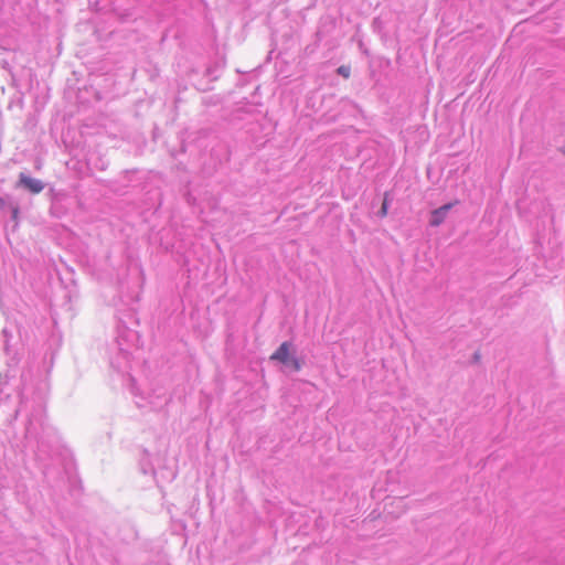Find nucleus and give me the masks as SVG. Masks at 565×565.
Instances as JSON below:
<instances>
[{"mask_svg": "<svg viewBox=\"0 0 565 565\" xmlns=\"http://www.w3.org/2000/svg\"><path fill=\"white\" fill-rule=\"evenodd\" d=\"M271 361H279L285 365H290L295 371L301 369V363L291 354V344L282 342L279 348L270 355Z\"/></svg>", "mask_w": 565, "mask_h": 565, "instance_id": "obj_1", "label": "nucleus"}, {"mask_svg": "<svg viewBox=\"0 0 565 565\" xmlns=\"http://www.w3.org/2000/svg\"><path fill=\"white\" fill-rule=\"evenodd\" d=\"M18 185L24 188L32 194H39L44 189V184L41 180L31 178V177L26 175L25 173L19 174Z\"/></svg>", "mask_w": 565, "mask_h": 565, "instance_id": "obj_2", "label": "nucleus"}, {"mask_svg": "<svg viewBox=\"0 0 565 565\" xmlns=\"http://www.w3.org/2000/svg\"><path fill=\"white\" fill-rule=\"evenodd\" d=\"M452 207V204L449 203V204H445L443 206H440L439 209H436L431 212V216H430V225L431 226H438L440 225L445 217H446V214L447 212Z\"/></svg>", "mask_w": 565, "mask_h": 565, "instance_id": "obj_3", "label": "nucleus"}, {"mask_svg": "<svg viewBox=\"0 0 565 565\" xmlns=\"http://www.w3.org/2000/svg\"><path fill=\"white\" fill-rule=\"evenodd\" d=\"M338 74H340L344 78H348L350 76V68L348 66L342 65L338 68Z\"/></svg>", "mask_w": 565, "mask_h": 565, "instance_id": "obj_4", "label": "nucleus"}, {"mask_svg": "<svg viewBox=\"0 0 565 565\" xmlns=\"http://www.w3.org/2000/svg\"><path fill=\"white\" fill-rule=\"evenodd\" d=\"M387 211H388V204H387V200L385 199L382 203V206H381V210H380V215L382 217L386 216L387 215Z\"/></svg>", "mask_w": 565, "mask_h": 565, "instance_id": "obj_5", "label": "nucleus"}, {"mask_svg": "<svg viewBox=\"0 0 565 565\" xmlns=\"http://www.w3.org/2000/svg\"><path fill=\"white\" fill-rule=\"evenodd\" d=\"M4 206V200L0 196V209Z\"/></svg>", "mask_w": 565, "mask_h": 565, "instance_id": "obj_6", "label": "nucleus"}]
</instances>
